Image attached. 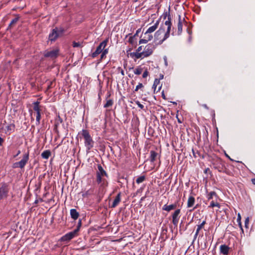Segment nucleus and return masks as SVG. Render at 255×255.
<instances>
[{"mask_svg":"<svg viewBox=\"0 0 255 255\" xmlns=\"http://www.w3.org/2000/svg\"><path fill=\"white\" fill-rule=\"evenodd\" d=\"M142 69L140 67H137L134 70V73L136 75H140L141 74Z\"/></svg>","mask_w":255,"mask_h":255,"instance_id":"obj_28","label":"nucleus"},{"mask_svg":"<svg viewBox=\"0 0 255 255\" xmlns=\"http://www.w3.org/2000/svg\"><path fill=\"white\" fill-rule=\"evenodd\" d=\"M216 204V202H214L213 201H211L210 206L209 207L213 208L214 207V205Z\"/></svg>","mask_w":255,"mask_h":255,"instance_id":"obj_43","label":"nucleus"},{"mask_svg":"<svg viewBox=\"0 0 255 255\" xmlns=\"http://www.w3.org/2000/svg\"><path fill=\"white\" fill-rule=\"evenodd\" d=\"M110 110H107L105 113V124L111 126L112 124Z\"/></svg>","mask_w":255,"mask_h":255,"instance_id":"obj_15","label":"nucleus"},{"mask_svg":"<svg viewBox=\"0 0 255 255\" xmlns=\"http://www.w3.org/2000/svg\"><path fill=\"white\" fill-rule=\"evenodd\" d=\"M192 152H193V156H194L195 157H196V156L195 153V152H194V149H192Z\"/></svg>","mask_w":255,"mask_h":255,"instance_id":"obj_51","label":"nucleus"},{"mask_svg":"<svg viewBox=\"0 0 255 255\" xmlns=\"http://www.w3.org/2000/svg\"><path fill=\"white\" fill-rule=\"evenodd\" d=\"M195 198L193 196H189L187 204V208H191L195 204Z\"/></svg>","mask_w":255,"mask_h":255,"instance_id":"obj_17","label":"nucleus"},{"mask_svg":"<svg viewBox=\"0 0 255 255\" xmlns=\"http://www.w3.org/2000/svg\"><path fill=\"white\" fill-rule=\"evenodd\" d=\"M135 103L136 104V105H137L138 106V107L140 109H143L144 106L143 105H142L141 104H140V103L138 101H135Z\"/></svg>","mask_w":255,"mask_h":255,"instance_id":"obj_35","label":"nucleus"},{"mask_svg":"<svg viewBox=\"0 0 255 255\" xmlns=\"http://www.w3.org/2000/svg\"><path fill=\"white\" fill-rule=\"evenodd\" d=\"M213 196H217V194L214 191H212L208 193L207 195V198L209 200L213 199Z\"/></svg>","mask_w":255,"mask_h":255,"instance_id":"obj_27","label":"nucleus"},{"mask_svg":"<svg viewBox=\"0 0 255 255\" xmlns=\"http://www.w3.org/2000/svg\"><path fill=\"white\" fill-rule=\"evenodd\" d=\"M161 17L166 20L164 23L160 25L159 29L154 33V41L158 45L162 44L169 37L171 30V16L170 12H164Z\"/></svg>","mask_w":255,"mask_h":255,"instance_id":"obj_1","label":"nucleus"},{"mask_svg":"<svg viewBox=\"0 0 255 255\" xmlns=\"http://www.w3.org/2000/svg\"><path fill=\"white\" fill-rule=\"evenodd\" d=\"M64 30L63 29L58 30L57 28L53 29L52 32L49 35V39L51 41H54L59 36H60Z\"/></svg>","mask_w":255,"mask_h":255,"instance_id":"obj_5","label":"nucleus"},{"mask_svg":"<svg viewBox=\"0 0 255 255\" xmlns=\"http://www.w3.org/2000/svg\"><path fill=\"white\" fill-rule=\"evenodd\" d=\"M159 80H158L157 79H155L154 81V83H153V87L155 89L156 86H157V85L159 84Z\"/></svg>","mask_w":255,"mask_h":255,"instance_id":"obj_37","label":"nucleus"},{"mask_svg":"<svg viewBox=\"0 0 255 255\" xmlns=\"http://www.w3.org/2000/svg\"><path fill=\"white\" fill-rule=\"evenodd\" d=\"M73 46L74 47H79L81 46V43L80 42H76L75 41H74L73 42Z\"/></svg>","mask_w":255,"mask_h":255,"instance_id":"obj_36","label":"nucleus"},{"mask_svg":"<svg viewBox=\"0 0 255 255\" xmlns=\"http://www.w3.org/2000/svg\"><path fill=\"white\" fill-rule=\"evenodd\" d=\"M220 252L223 255H226L229 253V248L226 245H222L220 246Z\"/></svg>","mask_w":255,"mask_h":255,"instance_id":"obj_18","label":"nucleus"},{"mask_svg":"<svg viewBox=\"0 0 255 255\" xmlns=\"http://www.w3.org/2000/svg\"><path fill=\"white\" fill-rule=\"evenodd\" d=\"M144 197H142V198L141 199V200H143V199H144Z\"/></svg>","mask_w":255,"mask_h":255,"instance_id":"obj_63","label":"nucleus"},{"mask_svg":"<svg viewBox=\"0 0 255 255\" xmlns=\"http://www.w3.org/2000/svg\"><path fill=\"white\" fill-rule=\"evenodd\" d=\"M185 21L184 18L181 19L180 15L178 16V22L177 24L178 34L180 35L182 32L183 23Z\"/></svg>","mask_w":255,"mask_h":255,"instance_id":"obj_13","label":"nucleus"},{"mask_svg":"<svg viewBox=\"0 0 255 255\" xmlns=\"http://www.w3.org/2000/svg\"><path fill=\"white\" fill-rule=\"evenodd\" d=\"M142 190H143V188H140V189H138L136 192L134 193V195H133V196H136V195H137L139 193H140L142 192Z\"/></svg>","mask_w":255,"mask_h":255,"instance_id":"obj_40","label":"nucleus"},{"mask_svg":"<svg viewBox=\"0 0 255 255\" xmlns=\"http://www.w3.org/2000/svg\"><path fill=\"white\" fill-rule=\"evenodd\" d=\"M148 72L147 71V70H146L142 74V77L143 78H145L147 77V76H148Z\"/></svg>","mask_w":255,"mask_h":255,"instance_id":"obj_41","label":"nucleus"},{"mask_svg":"<svg viewBox=\"0 0 255 255\" xmlns=\"http://www.w3.org/2000/svg\"><path fill=\"white\" fill-rule=\"evenodd\" d=\"M143 87L142 83H138V84L136 86L134 91H137L138 89L142 88Z\"/></svg>","mask_w":255,"mask_h":255,"instance_id":"obj_38","label":"nucleus"},{"mask_svg":"<svg viewBox=\"0 0 255 255\" xmlns=\"http://www.w3.org/2000/svg\"><path fill=\"white\" fill-rule=\"evenodd\" d=\"M141 50H142V46H139L137 48V49H136V51L134 52L130 53V55L132 58L135 57L136 59H139L141 57H137L136 55L137 54V53H140V52H141Z\"/></svg>","mask_w":255,"mask_h":255,"instance_id":"obj_21","label":"nucleus"},{"mask_svg":"<svg viewBox=\"0 0 255 255\" xmlns=\"http://www.w3.org/2000/svg\"><path fill=\"white\" fill-rule=\"evenodd\" d=\"M178 122L179 123H181V121L179 119H178Z\"/></svg>","mask_w":255,"mask_h":255,"instance_id":"obj_58","label":"nucleus"},{"mask_svg":"<svg viewBox=\"0 0 255 255\" xmlns=\"http://www.w3.org/2000/svg\"><path fill=\"white\" fill-rule=\"evenodd\" d=\"M18 20V17H15L14 19H13L9 24V26H12L13 25L15 24L17 22Z\"/></svg>","mask_w":255,"mask_h":255,"instance_id":"obj_31","label":"nucleus"},{"mask_svg":"<svg viewBox=\"0 0 255 255\" xmlns=\"http://www.w3.org/2000/svg\"><path fill=\"white\" fill-rule=\"evenodd\" d=\"M58 54V49H53L51 51H45L44 55L45 57L50 58L51 59H54L57 57Z\"/></svg>","mask_w":255,"mask_h":255,"instance_id":"obj_9","label":"nucleus"},{"mask_svg":"<svg viewBox=\"0 0 255 255\" xmlns=\"http://www.w3.org/2000/svg\"><path fill=\"white\" fill-rule=\"evenodd\" d=\"M82 134L84 138L86 145L89 149H90L92 146L93 141L89 132L86 130H83Z\"/></svg>","mask_w":255,"mask_h":255,"instance_id":"obj_4","label":"nucleus"},{"mask_svg":"<svg viewBox=\"0 0 255 255\" xmlns=\"http://www.w3.org/2000/svg\"><path fill=\"white\" fill-rule=\"evenodd\" d=\"M239 226H240L241 229L242 230V231H243V227H242V226L241 224V222H239Z\"/></svg>","mask_w":255,"mask_h":255,"instance_id":"obj_47","label":"nucleus"},{"mask_svg":"<svg viewBox=\"0 0 255 255\" xmlns=\"http://www.w3.org/2000/svg\"><path fill=\"white\" fill-rule=\"evenodd\" d=\"M226 156L229 158L230 159V160L233 161V159L232 158H231V157L227 154H226Z\"/></svg>","mask_w":255,"mask_h":255,"instance_id":"obj_50","label":"nucleus"},{"mask_svg":"<svg viewBox=\"0 0 255 255\" xmlns=\"http://www.w3.org/2000/svg\"><path fill=\"white\" fill-rule=\"evenodd\" d=\"M163 78V75H161V76H160V78H161V79H162Z\"/></svg>","mask_w":255,"mask_h":255,"instance_id":"obj_59","label":"nucleus"},{"mask_svg":"<svg viewBox=\"0 0 255 255\" xmlns=\"http://www.w3.org/2000/svg\"><path fill=\"white\" fill-rule=\"evenodd\" d=\"M165 65L167 66V60L166 59H165Z\"/></svg>","mask_w":255,"mask_h":255,"instance_id":"obj_57","label":"nucleus"},{"mask_svg":"<svg viewBox=\"0 0 255 255\" xmlns=\"http://www.w3.org/2000/svg\"><path fill=\"white\" fill-rule=\"evenodd\" d=\"M70 215L71 217L74 220H76L79 216L78 212H77V211L74 209H72L70 210Z\"/></svg>","mask_w":255,"mask_h":255,"instance_id":"obj_22","label":"nucleus"},{"mask_svg":"<svg viewBox=\"0 0 255 255\" xmlns=\"http://www.w3.org/2000/svg\"><path fill=\"white\" fill-rule=\"evenodd\" d=\"M180 209L176 210L172 215V223L175 226H177L179 220Z\"/></svg>","mask_w":255,"mask_h":255,"instance_id":"obj_10","label":"nucleus"},{"mask_svg":"<svg viewBox=\"0 0 255 255\" xmlns=\"http://www.w3.org/2000/svg\"><path fill=\"white\" fill-rule=\"evenodd\" d=\"M217 207L219 208H220V205L218 202H216V204H215V205H214V207Z\"/></svg>","mask_w":255,"mask_h":255,"instance_id":"obj_46","label":"nucleus"},{"mask_svg":"<svg viewBox=\"0 0 255 255\" xmlns=\"http://www.w3.org/2000/svg\"><path fill=\"white\" fill-rule=\"evenodd\" d=\"M121 201V193H119L113 202V208L117 206Z\"/></svg>","mask_w":255,"mask_h":255,"instance_id":"obj_20","label":"nucleus"},{"mask_svg":"<svg viewBox=\"0 0 255 255\" xmlns=\"http://www.w3.org/2000/svg\"><path fill=\"white\" fill-rule=\"evenodd\" d=\"M3 142V139L0 137V145L2 144V142Z\"/></svg>","mask_w":255,"mask_h":255,"instance_id":"obj_52","label":"nucleus"},{"mask_svg":"<svg viewBox=\"0 0 255 255\" xmlns=\"http://www.w3.org/2000/svg\"><path fill=\"white\" fill-rule=\"evenodd\" d=\"M206 224V221H203L202 223L197 226V230L200 231L204 226V225Z\"/></svg>","mask_w":255,"mask_h":255,"instance_id":"obj_33","label":"nucleus"},{"mask_svg":"<svg viewBox=\"0 0 255 255\" xmlns=\"http://www.w3.org/2000/svg\"><path fill=\"white\" fill-rule=\"evenodd\" d=\"M199 231H199V230H196V233H195V235H194V237H195V238H196L197 237V236L198 235V234H199Z\"/></svg>","mask_w":255,"mask_h":255,"instance_id":"obj_45","label":"nucleus"},{"mask_svg":"<svg viewBox=\"0 0 255 255\" xmlns=\"http://www.w3.org/2000/svg\"><path fill=\"white\" fill-rule=\"evenodd\" d=\"M20 153V151L19 150V151H18V152H17V155H18Z\"/></svg>","mask_w":255,"mask_h":255,"instance_id":"obj_60","label":"nucleus"},{"mask_svg":"<svg viewBox=\"0 0 255 255\" xmlns=\"http://www.w3.org/2000/svg\"><path fill=\"white\" fill-rule=\"evenodd\" d=\"M162 97H163V98L164 99H165V95H164L163 93H162Z\"/></svg>","mask_w":255,"mask_h":255,"instance_id":"obj_54","label":"nucleus"},{"mask_svg":"<svg viewBox=\"0 0 255 255\" xmlns=\"http://www.w3.org/2000/svg\"><path fill=\"white\" fill-rule=\"evenodd\" d=\"M28 153H25L20 161L14 163V167L23 168L28 160Z\"/></svg>","mask_w":255,"mask_h":255,"instance_id":"obj_8","label":"nucleus"},{"mask_svg":"<svg viewBox=\"0 0 255 255\" xmlns=\"http://www.w3.org/2000/svg\"><path fill=\"white\" fill-rule=\"evenodd\" d=\"M177 207L176 204H171L169 205H167V204L164 205L162 207V210L169 212L172 210L175 209Z\"/></svg>","mask_w":255,"mask_h":255,"instance_id":"obj_16","label":"nucleus"},{"mask_svg":"<svg viewBox=\"0 0 255 255\" xmlns=\"http://www.w3.org/2000/svg\"><path fill=\"white\" fill-rule=\"evenodd\" d=\"M145 180V176L144 175L140 176L136 179V182L137 184H139V183L143 182Z\"/></svg>","mask_w":255,"mask_h":255,"instance_id":"obj_25","label":"nucleus"},{"mask_svg":"<svg viewBox=\"0 0 255 255\" xmlns=\"http://www.w3.org/2000/svg\"><path fill=\"white\" fill-rule=\"evenodd\" d=\"M108 49L104 48L102 52V54L101 55V59H103L105 57V55L108 53Z\"/></svg>","mask_w":255,"mask_h":255,"instance_id":"obj_29","label":"nucleus"},{"mask_svg":"<svg viewBox=\"0 0 255 255\" xmlns=\"http://www.w3.org/2000/svg\"><path fill=\"white\" fill-rule=\"evenodd\" d=\"M108 41V39H107L100 43V44L97 47L96 51L93 53V54H92L93 57H96L99 54L102 53L103 50L105 48Z\"/></svg>","mask_w":255,"mask_h":255,"instance_id":"obj_6","label":"nucleus"},{"mask_svg":"<svg viewBox=\"0 0 255 255\" xmlns=\"http://www.w3.org/2000/svg\"><path fill=\"white\" fill-rule=\"evenodd\" d=\"M14 126L13 125H10L7 127V131L13 130Z\"/></svg>","mask_w":255,"mask_h":255,"instance_id":"obj_39","label":"nucleus"},{"mask_svg":"<svg viewBox=\"0 0 255 255\" xmlns=\"http://www.w3.org/2000/svg\"><path fill=\"white\" fill-rule=\"evenodd\" d=\"M156 48V45L153 43H150L147 44L144 48L143 50L140 53H137L136 56L138 57H147L151 55L154 50Z\"/></svg>","mask_w":255,"mask_h":255,"instance_id":"obj_2","label":"nucleus"},{"mask_svg":"<svg viewBox=\"0 0 255 255\" xmlns=\"http://www.w3.org/2000/svg\"><path fill=\"white\" fill-rule=\"evenodd\" d=\"M98 178H99V180H100V176H99V173H98Z\"/></svg>","mask_w":255,"mask_h":255,"instance_id":"obj_61","label":"nucleus"},{"mask_svg":"<svg viewBox=\"0 0 255 255\" xmlns=\"http://www.w3.org/2000/svg\"><path fill=\"white\" fill-rule=\"evenodd\" d=\"M214 168L220 172L225 173L229 174V170L226 166L225 162L221 158L217 159L213 163Z\"/></svg>","mask_w":255,"mask_h":255,"instance_id":"obj_3","label":"nucleus"},{"mask_svg":"<svg viewBox=\"0 0 255 255\" xmlns=\"http://www.w3.org/2000/svg\"><path fill=\"white\" fill-rule=\"evenodd\" d=\"M237 221L238 222H241V216L240 213L238 214Z\"/></svg>","mask_w":255,"mask_h":255,"instance_id":"obj_44","label":"nucleus"},{"mask_svg":"<svg viewBox=\"0 0 255 255\" xmlns=\"http://www.w3.org/2000/svg\"><path fill=\"white\" fill-rule=\"evenodd\" d=\"M52 84V82H51V84L48 85V88H50Z\"/></svg>","mask_w":255,"mask_h":255,"instance_id":"obj_53","label":"nucleus"},{"mask_svg":"<svg viewBox=\"0 0 255 255\" xmlns=\"http://www.w3.org/2000/svg\"><path fill=\"white\" fill-rule=\"evenodd\" d=\"M112 105V100L111 99H108L106 104L104 105L105 108L109 107Z\"/></svg>","mask_w":255,"mask_h":255,"instance_id":"obj_34","label":"nucleus"},{"mask_svg":"<svg viewBox=\"0 0 255 255\" xmlns=\"http://www.w3.org/2000/svg\"><path fill=\"white\" fill-rule=\"evenodd\" d=\"M36 125H39L40 123V120L41 118L40 113H36Z\"/></svg>","mask_w":255,"mask_h":255,"instance_id":"obj_30","label":"nucleus"},{"mask_svg":"<svg viewBox=\"0 0 255 255\" xmlns=\"http://www.w3.org/2000/svg\"><path fill=\"white\" fill-rule=\"evenodd\" d=\"M39 103L37 102L34 103L33 110L36 112V113H40V108L39 106Z\"/></svg>","mask_w":255,"mask_h":255,"instance_id":"obj_24","label":"nucleus"},{"mask_svg":"<svg viewBox=\"0 0 255 255\" xmlns=\"http://www.w3.org/2000/svg\"><path fill=\"white\" fill-rule=\"evenodd\" d=\"M50 154L51 152L49 150H45L42 153L41 156L44 159H48Z\"/></svg>","mask_w":255,"mask_h":255,"instance_id":"obj_23","label":"nucleus"},{"mask_svg":"<svg viewBox=\"0 0 255 255\" xmlns=\"http://www.w3.org/2000/svg\"><path fill=\"white\" fill-rule=\"evenodd\" d=\"M78 229L75 230L73 232H70L67 234H66L65 236H63L61 238V241H68L72 239L76 234L77 232L78 231Z\"/></svg>","mask_w":255,"mask_h":255,"instance_id":"obj_11","label":"nucleus"},{"mask_svg":"<svg viewBox=\"0 0 255 255\" xmlns=\"http://www.w3.org/2000/svg\"><path fill=\"white\" fill-rule=\"evenodd\" d=\"M135 35L130 36L128 39V42L132 45H134L136 44V42H135Z\"/></svg>","mask_w":255,"mask_h":255,"instance_id":"obj_26","label":"nucleus"},{"mask_svg":"<svg viewBox=\"0 0 255 255\" xmlns=\"http://www.w3.org/2000/svg\"><path fill=\"white\" fill-rule=\"evenodd\" d=\"M203 107L207 110L209 109V108L206 104L203 105Z\"/></svg>","mask_w":255,"mask_h":255,"instance_id":"obj_48","label":"nucleus"},{"mask_svg":"<svg viewBox=\"0 0 255 255\" xmlns=\"http://www.w3.org/2000/svg\"><path fill=\"white\" fill-rule=\"evenodd\" d=\"M161 88V86H160L159 89H158V90H160V88Z\"/></svg>","mask_w":255,"mask_h":255,"instance_id":"obj_62","label":"nucleus"},{"mask_svg":"<svg viewBox=\"0 0 255 255\" xmlns=\"http://www.w3.org/2000/svg\"><path fill=\"white\" fill-rule=\"evenodd\" d=\"M158 154L157 152H156L154 150H151L150 151V162H153L156 158H157V157L158 156Z\"/></svg>","mask_w":255,"mask_h":255,"instance_id":"obj_19","label":"nucleus"},{"mask_svg":"<svg viewBox=\"0 0 255 255\" xmlns=\"http://www.w3.org/2000/svg\"><path fill=\"white\" fill-rule=\"evenodd\" d=\"M160 18L158 19L156 22L154 23V24L151 26H150L147 29V31L149 33H152L154 32L158 27L159 23H160Z\"/></svg>","mask_w":255,"mask_h":255,"instance_id":"obj_14","label":"nucleus"},{"mask_svg":"<svg viewBox=\"0 0 255 255\" xmlns=\"http://www.w3.org/2000/svg\"><path fill=\"white\" fill-rule=\"evenodd\" d=\"M196 208H197V206H195V207H194V208H193V209L190 210V211H193V210H194V209H195Z\"/></svg>","mask_w":255,"mask_h":255,"instance_id":"obj_55","label":"nucleus"},{"mask_svg":"<svg viewBox=\"0 0 255 255\" xmlns=\"http://www.w3.org/2000/svg\"><path fill=\"white\" fill-rule=\"evenodd\" d=\"M7 192L8 189L7 186L5 184H2L0 187V200L6 197Z\"/></svg>","mask_w":255,"mask_h":255,"instance_id":"obj_12","label":"nucleus"},{"mask_svg":"<svg viewBox=\"0 0 255 255\" xmlns=\"http://www.w3.org/2000/svg\"><path fill=\"white\" fill-rule=\"evenodd\" d=\"M98 169L99 172H100L101 175H104V174H106L105 171L103 170V168L101 166L99 165L98 166Z\"/></svg>","mask_w":255,"mask_h":255,"instance_id":"obj_32","label":"nucleus"},{"mask_svg":"<svg viewBox=\"0 0 255 255\" xmlns=\"http://www.w3.org/2000/svg\"><path fill=\"white\" fill-rule=\"evenodd\" d=\"M252 182L253 184L255 185V178H253L252 179Z\"/></svg>","mask_w":255,"mask_h":255,"instance_id":"obj_49","label":"nucleus"},{"mask_svg":"<svg viewBox=\"0 0 255 255\" xmlns=\"http://www.w3.org/2000/svg\"><path fill=\"white\" fill-rule=\"evenodd\" d=\"M142 38H141L139 41V44L146 43L149 41H150L153 36L151 33H149L146 31L142 35Z\"/></svg>","mask_w":255,"mask_h":255,"instance_id":"obj_7","label":"nucleus"},{"mask_svg":"<svg viewBox=\"0 0 255 255\" xmlns=\"http://www.w3.org/2000/svg\"><path fill=\"white\" fill-rule=\"evenodd\" d=\"M140 30V29H138L137 31H136V34H135V35L137 34L138 32H139V31Z\"/></svg>","mask_w":255,"mask_h":255,"instance_id":"obj_56","label":"nucleus"},{"mask_svg":"<svg viewBox=\"0 0 255 255\" xmlns=\"http://www.w3.org/2000/svg\"><path fill=\"white\" fill-rule=\"evenodd\" d=\"M249 218L248 217L246 218V220H245V227L246 228H248V225L249 224Z\"/></svg>","mask_w":255,"mask_h":255,"instance_id":"obj_42","label":"nucleus"}]
</instances>
